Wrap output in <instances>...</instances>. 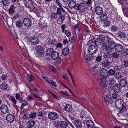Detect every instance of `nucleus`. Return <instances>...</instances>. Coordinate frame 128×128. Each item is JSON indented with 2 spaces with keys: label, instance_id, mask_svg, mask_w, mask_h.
<instances>
[{
  "label": "nucleus",
  "instance_id": "f257e3e1",
  "mask_svg": "<svg viewBox=\"0 0 128 128\" xmlns=\"http://www.w3.org/2000/svg\"><path fill=\"white\" fill-rule=\"evenodd\" d=\"M116 107L120 110L119 113L123 112L126 109V107L124 106V103L123 100L121 99H119L116 100L115 103Z\"/></svg>",
  "mask_w": 128,
  "mask_h": 128
},
{
  "label": "nucleus",
  "instance_id": "f03ea898",
  "mask_svg": "<svg viewBox=\"0 0 128 128\" xmlns=\"http://www.w3.org/2000/svg\"><path fill=\"white\" fill-rule=\"evenodd\" d=\"M59 117L58 114L54 112H51L48 113V117L49 119L52 120H55L58 119Z\"/></svg>",
  "mask_w": 128,
  "mask_h": 128
},
{
  "label": "nucleus",
  "instance_id": "7ed1b4c3",
  "mask_svg": "<svg viewBox=\"0 0 128 128\" xmlns=\"http://www.w3.org/2000/svg\"><path fill=\"white\" fill-rule=\"evenodd\" d=\"M51 58L52 59L55 60L57 59V62L58 63H60L62 60V58L59 57L58 52H54L51 56Z\"/></svg>",
  "mask_w": 128,
  "mask_h": 128
},
{
  "label": "nucleus",
  "instance_id": "20e7f679",
  "mask_svg": "<svg viewBox=\"0 0 128 128\" xmlns=\"http://www.w3.org/2000/svg\"><path fill=\"white\" fill-rule=\"evenodd\" d=\"M88 51L91 54H94L97 51L96 47L94 45H91L89 47Z\"/></svg>",
  "mask_w": 128,
  "mask_h": 128
},
{
  "label": "nucleus",
  "instance_id": "39448f33",
  "mask_svg": "<svg viewBox=\"0 0 128 128\" xmlns=\"http://www.w3.org/2000/svg\"><path fill=\"white\" fill-rule=\"evenodd\" d=\"M124 46L119 44H117L115 48V51L121 53L123 50Z\"/></svg>",
  "mask_w": 128,
  "mask_h": 128
},
{
  "label": "nucleus",
  "instance_id": "423d86ee",
  "mask_svg": "<svg viewBox=\"0 0 128 128\" xmlns=\"http://www.w3.org/2000/svg\"><path fill=\"white\" fill-rule=\"evenodd\" d=\"M100 72V74L104 78H106L108 76V71L106 69H102Z\"/></svg>",
  "mask_w": 128,
  "mask_h": 128
},
{
  "label": "nucleus",
  "instance_id": "0eeeda50",
  "mask_svg": "<svg viewBox=\"0 0 128 128\" xmlns=\"http://www.w3.org/2000/svg\"><path fill=\"white\" fill-rule=\"evenodd\" d=\"M29 42H30L31 44L32 45H36L39 43V40L38 38L35 36L32 37L30 40H29Z\"/></svg>",
  "mask_w": 128,
  "mask_h": 128
},
{
  "label": "nucleus",
  "instance_id": "6e6552de",
  "mask_svg": "<svg viewBox=\"0 0 128 128\" xmlns=\"http://www.w3.org/2000/svg\"><path fill=\"white\" fill-rule=\"evenodd\" d=\"M0 110L1 112L4 114L8 113L9 111V109L8 107L5 104L1 106Z\"/></svg>",
  "mask_w": 128,
  "mask_h": 128
},
{
  "label": "nucleus",
  "instance_id": "1a4fd4ad",
  "mask_svg": "<svg viewBox=\"0 0 128 128\" xmlns=\"http://www.w3.org/2000/svg\"><path fill=\"white\" fill-rule=\"evenodd\" d=\"M112 90L114 92L118 93L121 90V86L119 84H116L112 87Z\"/></svg>",
  "mask_w": 128,
  "mask_h": 128
},
{
  "label": "nucleus",
  "instance_id": "9d476101",
  "mask_svg": "<svg viewBox=\"0 0 128 128\" xmlns=\"http://www.w3.org/2000/svg\"><path fill=\"white\" fill-rule=\"evenodd\" d=\"M101 37L100 36H99L95 41L94 44L97 46L104 44Z\"/></svg>",
  "mask_w": 128,
  "mask_h": 128
},
{
  "label": "nucleus",
  "instance_id": "9b49d317",
  "mask_svg": "<svg viewBox=\"0 0 128 128\" xmlns=\"http://www.w3.org/2000/svg\"><path fill=\"white\" fill-rule=\"evenodd\" d=\"M6 119L8 122L12 123L14 121V117L12 114H8L6 116Z\"/></svg>",
  "mask_w": 128,
  "mask_h": 128
},
{
  "label": "nucleus",
  "instance_id": "f8f14e48",
  "mask_svg": "<svg viewBox=\"0 0 128 128\" xmlns=\"http://www.w3.org/2000/svg\"><path fill=\"white\" fill-rule=\"evenodd\" d=\"M101 37V38L104 44H105L108 43L110 41V38L109 37L107 36H104V35H100Z\"/></svg>",
  "mask_w": 128,
  "mask_h": 128
},
{
  "label": "nucleus",
  "instance_id": "ddd939ff",
  "mask_svg": "<svg viewBox=\"0 0 128 128\" xmlns=\"http://www.w3.org/2000/svg\"><path fill=\"white\" fill-rule=\"evenodd\" d=\"M35 49L36 51L38 52L37 54L42 55L44 52L43 48H41L40 46H36L35 47Z\"/></svg>",
  "mask_w": 128,
  "mask_h": 128
},
{
  "label": "nucleus",
  "instance_id": "4468645a",
  "mask_svg": "<svg viewBox=\"0 0 128 128\" xmlns=\"http://www.w3.org/2000/svg\"><path fill=\"white\" fill-rule=\"evenodd\" d=\"M119 84L121 87H125L127 85V81L125 79H122L120 82Z\"/></svg>",
  "mask_w": 128,
  "mask_h": 128
},
{
  "label": "nucleus",
  "instance_id": "2eb2a0df",
  "mask_svg": "<svg viewBox=\"0 0 128 128\" xmlns=\"http://www.w3.org/2000/svg\"><path fill=\"white\" fill-rule=\"evenodd\" d=\"M23 23L24 24L27 26H30L32 25V22L28 18L24 19L23 20Z\"/></svg>",
  "mask_w": 128,
  "mask_h": 128
},
{
  "label": "nucleus",
  "instance_id": "dca6fc26",
  "mask_svg": "<svg viewBox=\"0 0 128 128\" xmlns=\"http://www.w3.org/2000/svg\"><path fill=\"white\" fill-rule=\"evenodd\" d=\"M102 64L104 67H107L111 64V62L108 59L104 60L102 63Z\"/></svg>",
  "mask_w": 128,
  "mask_h": 128
},
{
  "label": "nucleus",
  "instance_id": "f3484780",
  "mask_svg": "<svg viewBox=\"0 0 128 128\" xmlns=\"http://www.w3.org/2000/svg\"><path fill=\"white\" fill-rule=\"evenodd\" d=\"M64 109L66 111L69 113H72V107L71 105L69 104H66Z\"/></svg>",
  "mask_w": 128,
  "mask_h": 128
},
{
  "label": "nucleus",
  "instance_id": "a211bd4d",
  "mask_svg": "<svg viewBox=\"0 0 128 128\" xmlns=\"http://www.w3.org/2000/svg\"><path fill=\"white\" fill-rule=\"evenodd\" d=\"M116 44L114 41H111L108 44V47L111 50H112L114 49Z\"/></svg>",
  "mask_w": 128,
  "mask_h": 128
},
{
  "label": "nucleus",
  "instance_id": "6ab92c4d",
  "mask_svg": "<svg viewBox=\"0 0 128 128\" xmlns=\"http://www.w3.org/2000/svg\"><path fill=\"white\" fill-rule=\"evenodd\" d=\"M121 54L118 52H114L112 54V57L114 58L118 59L120 57Z\"/></svg>",
  "mask_w": 128,
  "mask_h": 128
},
{
  "label": "nucleus",
  "instance_id": "aec40b11",
  "mask_svg": "<svg viewBox=\"0 0 128 128\" xmlns=\"http://www.w3.org/2000/svg\"><path fill=\"white\" fill-rule=\"evenodd\" d=\"M76 2L74 1H70L68 4V6L70 8L77 7Z\"/></svg>",
  "mask_w": 128,
  "mask_h": 128
},
{
  "label": "nucleus",
  "instance_id": "412c9836",
  "mask_svg": "<svg viewBox=\"0 0 128 128\" xmlns=\"http://www.w3.org/2000/svg\"><path fill=\"white\" fill-rule=\"evenodd\" d=\"M60 128H67L68 127V124L66 121H60Z\"/></svg>",
  "mask_w": 128,
  "mask_h": 128
},
{
  "label": "nucleus",
  "instance_id": "4be33fe9",
  "mask_svg": "<svg viewBox=\"0 0 128 128\" xmlns=\"http://www.w3.org/2000/svg\"><path fill=\"white\" fill-rule=\"evenodd\" d=\"M86 124L87 127L88 128H92L94 126V123L91 120H88L87 121Z\"/></svg>",
  "mask_w": 128,
  "mask_h": 128
},
{
  "label": "nucleus",
  "instance_id": "5701e85b",
  "mask_svg": "<svg viewBox=\"0 0 128 128\" xmlns=\"http://www.w3.org/2000/svg\"><path fill=\"white\" fill-rule=\"evenodd\" d=\"M104 78H100L99 80V82L100 83L101 85L102 86L106 85V84L107 83V82H108Z\"/></svg>",
  "mask_w": 128,
  "mask_h": 128
},
{
  "label": "nucleus",
  "instance_id": "b1692460",
  "mask_svg": "<svg viewBox=\"0 0 128 128\" xmlns=\"http://www.w3.org/2000/svg\"><path fill=\"white\" fill-rule=\"evenodd\" d=\"M108 18L107 14L106 13H104L101 16L100 19L102 21L104 22L107 20Z\"/></svg>",
  "mask_w": 128,
  "mask_h": 128
},
{
  "label": "nucleus",
  "instance_id": "393cba45",
  "mask_svg": "<svg viewBox=\"0 0 128 128\" xmlns=\"http://www.w3.org/2000/svg\"><path fill=\"white\" fill-rule=\"evenodd\" d=\"M54 52V50L52 48H49L47 49L46 52V55L47 56H51Z\"/></svg>",
  "mask_w": 128,
  "mask_h": 128
},
{
  "label": "nucleus",
  "instance_id": "a878e982",
  "mask_svg": "<svg viewBox=\"0 0 128 128\" xmlns=\"http://www.w3.org/2000/svg\"><path fill=\"white\" fill-rule=\"evenodd\" d=\"M35 122L33 120H29L28 123V127L29 128H31L33 127L35 125Z\"/></svg>",
  "mask_w": 128,
  "mask_h": 128
},
{
  "label": "nucleus",
  "instance_id": "bb28decb",
  "mask_svg": "<svg viewBox=\"0 0 128 128\" xmlns=\"http://www.w3.org/2000/svg\"><path fill=\"white\" fill-rule=\"evenodd\" d=\"M58 17V16L56 13H52V14L51 16L50 17V18L51 19V20L52 22L54 21Z\"/></svg>",
  "mask_w": 128,
  "mask_h": 128
},
{
  "label": "nucleus",
  "instance_id": "cd10ccee",
  "mask_svg": "<svg viewBox=\"0 0 128 128\" xmlns=\"http://www.w3.org/2000/svg\"><path fill=\"white\" fill-rule=\"evenodd\" d=\"M0 81H2L3 82L7 83L8 80L7 78V76L5 75H3L0 78Z\"/></svg>",
  "mask_w": 128,
  "mask_h": 128
},
{
  "label": "nucleus",
  "instance_id": "c85d7f7f",
  "mask_svg": "<svg viewBox=\"0 0 128 128\" xmlns=\"http://www.w3.org/2000/svg\"><path fill=\"white\" fill-rule=\"evenodd\" d=\"M63 54L66 56L68 55L69 53V50L68 48H66L63 49L62 51Z\"/></svg>",
  "mask_w": 128,
  "mask_h": 128
},
{
  "label": "nucleus",
  "instance_id": "c756f323",
  "mask_svg": "<svg viewBox=\"0 0 128 128\" xmlns=\"http://www.w3.org/2000/svg\"><path fill=\"white\" fill-rule=\"evenodd\" d=\"M0 88L2 90H6L7 89L8 86L5 82H3L0 85Z\"/></svg>",
  "mask_w": 128,
  "mask_h": 128
},
{
  "label": "nucleus",
  "instance_id": "7c9ffc66",
  "mask_svg": "<svg viewBox=\"0 0 128 128\" xmlns=\"http://www.w3.org/2000/svg\"><path fill=\"white\" fill-rule=\"evenodd\" d=\"M16 26L18 28H20L21 29H22V26L23 24H22V22L20 20H18L16 22Z\"/></svg>",
  "mask_w": 128,
  "mask_h": 128
},
{
  "label": "nucleus",
  "instance_id": "2f4dec72",
  "mask_svg": "<svg viewBox=\"0 0 128 128\" xmlns=\"http://www.w3.org/2000/svg\"><path fill=\"white\" fill-rule=\"evenodd\" d=\"M102 8H96L95 11L97 14L98 15H101L103 13Z\"/></svg>",
  "mask_w": 128,
  "mask_h": 128
},
{
  "label": "nucleus",
  "instance_id": "473e14b6",
  "mask_svg": "<svg viewBox=\"0 0 128 128\" xmlns=\"http://www.w3.org/2000/svg\"><path fill=\"white\" fill-rule=\"evenodd\" d=\"M51 85H50V86L54 90H56V87L57 86V85L56 82H54L53 81L50 83Z\"/></svg>",
  "mask_w": 128,
  "mask_h": 128
},
{
  "label": "nucleus",
  "instance_id": "72a5a7b5",
  "mask_svg": "<svg viewBox=\"0 0 128 128\" xmlns=\"http://www.w3.org/2000/svg\"><path fill=\"white\" fill-rule=\"evenodd\" d=\"M115 77L118 80H120L122 78V74L120 72H116L115 74Z\"/></svg>",
  "mask_w": 128,
  "mask_h": 128
},
{
  "label": "nucleus",
  "instance_id": "f704fd0d",
  "mask_svg": "<svg viewBox=\"0 0 128 128\" xmlns=\"http://www.w3.org/2000/svg\"><path fill=\"white\" fill-rule=\"evenodd\" d=\"M42 78L45 80L49 84H50L53 81L51 79L47 77L46 76H43Z\"/></svg>",
  "mask_w": 128,
  "mask_h": 128
},
{
  "label": "nucleus",
  "instance_id": "c9c22d12",
  "mask_svg": "<svg viewBox=\"0 0 128 128\" xmlns=\"http://www.w3.org/2000/svg\"><path fill=\"white\" fill-rule=\"evenodd\" d=\"M60 121H54V125L55 127L58 128L60 127Z\"/></svg>",
  "mask_w": 128,
  "mask_h": 128
},
{
  "label": "nucleus",
  "instance_id": "e433bc0d",
  "mask_svg": "<svg viewBox=\"0 0 128 128\" xmlns=\"http://www.w3.org/2000/svg\"><path fill=\"white\" fill-rule=\"evenodd\" d=\"M55 40L53 39L51 40L50 39L48 40V44L49 45H55Z\"/></svg>",
  "mask_w": 128,
  "mask_h": 128
},
{
  "label": "nucleus",
  "instance_id": "4c0bfd02",
  "mask_svg": "<svg viewBox=\"0 0 128 128\" xmlns=\"http://www.w3.org/2000/svg\"><path fill=\"white\" fill-rule=\"evenodd\" d=\"M120 97V96L118 94L115 92L112 95V98L113 99L116 100L117 98H119Z\"/></svg>",
  "mask_w": 128,
  "mask_h": 128
},
{
  "label": "nucleus",
  "instance_id": "58836bf2",
  "mask_svg": "<svg viewBox=\"0 0 128 128\" xmlns=\"http://www.w3.org/2000/svg\"><path fill=\"white\" fill-rule=\"evenodd\" d=\"M118 36L122 38H124L126 36V34L123 32H119L118 34Z\"/></svg>",
  "mask_w": 128,
  "mask_h": 128
},
{
  "label": "nucleus",
  "instance_id": "ea45409f",
  "mask_svg": "<svg viewBox=\"0 0 128 128\" xmlns=\"http://www.w3.org/2000/svg\"><path fill=\"white\" fill-rule=\"evenodd\" d=\"M111 23L110 21L108 20H106L104 21V26L105 27H107L110 26Z\"/></svg>",
  "mask_w": 128,
  "mask_h": 128
},
{
  "label": "nucleus",
  "instance_id": "a19ab883",
  "mask_svg": "<svg viewBox=\"0 0 128 128\" xmlns=\"http://www.w3.org/2000/svg\"><path fill=\"white\" fill-rule=\"evenodd\" d=\"M10 2L9 0H2V3L5 6H8L10 4Z\"/></svg>",
  "mask_w": 128,
  "mask_h": 128
},
{
  "label": "nucleus",
  "instance_id": "79ce46f5",
  "mask_svg": "<svg viewBox=\"0 0 128 128\" xmlns=\"http://www.w3.org/2000/svg\"><path fill=\"white\" fill-rule=\"evenodd\" d=\"M80 118H81V120H80V123H84V124L85 125V123L86 122V118H84L82 116H80ZM85 126V125L84 126H82L83 127H84Z\"/></svg>",
  "mask_w": 128,
  "mask_h": 128
},
{
  "label": "nucleus",
  "instance_id": "37998d69",
  "mask_svg": "<svg viewBox=\"0 0 128 128\" xmlns=\"http://www.w3.org/2000/svg\"><path fill=\"white\" fill-rule=\"evenodd\" d=\"M68 73L69 76H70L71 78V80H72V84H73V85L74 86H75V84L74 83L75 81L74 79V78H73V76H72L71 72L69 70L68 71Z\"/></svg>",
  "mask_w": 128,
  "mask_h": 128
},
{
  "label": "nucleus",
  "instance_id": "c03bdc74",
  "mask_svg": "<svg viewBox=\"0 0 128 128\" xmlns=\"http://www.w3.org/2000/svg\"><path fill=\"white\" fill-rule=\"evenodd\" d=\"M109 85H110V86L115 83V81L114 79L112 78H110L109 80Z\"/></svg>",
  "mask_w": 128,
  "mask_h": 128
},
{
  "label": "nucleus",
  "instance_id": "a18cd8bd",
  "mask_svg": "<svg viewBox=\"0 0 128 128\" xmlns=\"http://www.w3.org/2000/svg\"><path fill=\"white\" fill-rule=\"evenodd\" d=\"M27 78L30 82L33 81L34 80V77L32 75H28L27 76Z\"/></svg>",
  "mask_w": 128,
  "mask_h": 128
},
{
  "label": "nucleus",
  "instance_id": "49530a36",
  "mask_svg": "<svg viewBox=\"0 0 128 128\" xmlns=\"http://www.w3.org/2000/svg\"><path fill=\"white\" fill-rule=\"evenodd\" d=\"M108 74L111 76L114 75L115 73V71L113 70L110 69L109 71H108Z\"/></svg>",
  "mask_w": 128,
  "mask_h": 128
},
{
  "label": "nucleus",
  "instance_id": "de8ad7c7",
  "mask_svg": "<svg viewBox=\"0 0 128 128\" xmlns=\"http://www.w3.org/2000/svg\"><path fill=\"white\" fill-rule=\"evenodd\" d=\"M49 69L54 72H56L57 71V70L54 66L50 65L49 66Z\"/></svg>",
  "mask_w": 128,
  "mask_h": 128
},
{
  "label": "nucleus",
  "instance_id": "09e8293b",
  "mask_svg": "<svg viewBox=\"0 0 128 128\" xmlns=\"http://www.w3.org/2000/svg\"><path fill=\"white\" fill-rule=\"evenodd\" d=\"M45 113L43 112H40L38 115V118L39 119H41L42 117L44 116Z\"/></svg>",
  "mask_w": 128,
  "mask_h": 128
},
{
  "label": "nucleus",
  "instance_id": "8fccbe9b",
  "mask_svg": "<svg viewBox=\"0 0 128 128\" xmlns=\"http://www.w3.org/2000/svg\"><path fill=\"white\" fill-rule=\"evenodd\" d=\"M122 10L124 15L128 17V8H122Z\"/></svg>",
  "mask_w": 128,
  "mask_h": 128
},
{
  "label": "nucleus",
  "instance_id": "3c124183",
  "mask_svg": "<svg viewBox=\"0 0 128 128\" xmlns=\"http://www.w3.org/2000/svg\"><path fill=\"white\" fill-rule=\"evenodd\" d=\"M75 41V38L74 36H73L72 37L69 38V42L71 43L74 42Z\"/></svg>",
  "mask_w": 128,
  "mask_h": 128
},
{
  "label": "nucleus",
  "instance_id": "603ef678",
  "mask_svg": "<svg viewBox=\"0 0 128 128\" xmlns=\"http://www.w3.org/2000/svg\"><path fill=\"white\" fill-rule=\"evenodd\" d=\"M30 118H34L36 117V112H32L31 114H30Z\"/></svg>",
  "mask_w": 128,
  "mask_h": 128
},
{
  "label": "nucleus",
  "instance_id": "864d4df0",
  "mask_svg": "<svg viewBox=\"0 0 128 128\" xmlns=\"http://www.w3.org/2000/svg\"><path fill=\"white\" fill-rule=\"evenodd\" d=\"M65 15L64 14H62L61 15H60V18L62 22H63L65 20Z\"/></svg>",
  "mask_w": 128,
  "mask_h": 128
},
{
  "label": "nucleus",
  "instance_id": "5fc2aeb1",
  "mask_svg": "<svg viewBox=\"0 0 128 128\" xmlns=\"http://www.w3.org/2000/svg\"><path fill=\"white\" fill-rule=\"evenodd\" d=\"M28 103L25 100H24L22 103V105L21 106V109H22L24 108V107L26 106L27 105Z\"/></svg>",
  "mask_w": 128,
  "mask_h": 128
},
{
  "label": "nucleus",
  "instance_id": "6e6d98bb",
  "mask_svg": "<svg viewBox=\"0 0 128 128\" xmlns=\"http://www.w3.org/2000/svg\"><path fill=\"white\" fill-rule=\"evenodd\" d=\"M114 69L116 71H120L121 70V68L120 66L116 65L115 66Z\"/></svg>",
  "mask_w": 128,
  "mask_h": 128
},
{
  "label": "nucleus",
  "instance_id": "4d7b16f0",
  "mask_svg": "<svg viewBox=\"0 0 128 128\" xmlns=\"http://www.w3.org/2000/svg\"><path fill=\"white\" fill-rule=\"evenodd\" d=\"M87 58H86V60L88 61H90L94 59V57L92 56L91 55L89 56L88 57L87 56Z\"/></svg>",
  "mask_w": 128,
  "mask_h": 128
},
{
  "label": "nucleus",
  "instance_id": "13d9d810",
  "mask_svg": "<svg viewBox=\"0 0 128 128\" xmlns=\"http://www.w3.org/2000/svg\"><path fill=\"white\" fill-rule=\"evenodd\" d=\"M68 37H70L71 36V33L69 30H66L64 32Z\"/></svg>",
  "mask_w": 128,
  "mask_h": 128
},
{
  "label": "nucleus",
  "instance_id": "bf43d9fd",
  "mask_svg": "<svg viewBox=\"0 0 128 128\" xmlns=\"http://www.w3.org/2000/svg\"><path fill=\"white\" fill-rule=\"evenodd\" d=\"M10 98L12 102L14 103V104L16 105V102L15 98L12 96H10Z\"/></svg>",
  "mask_w": 128,
  "mask_h": 128
},
{
  "label": "nucleus",
  "instance_id": "052dcab7",
  "mask_svg": "<svg viewBox=\"0 0 128 128\" xmlns=\"http://www.w3.org/2000/svg\"><path fill=\"white\" fill-rule=\"evenodd\" d=\"M29 118H30V114H25L23 118L24 119L26 120L28 119Z\"/></svg>",
  "mask_w": 128,
  "mask_h": 128
},
{
  "label": "nucleus",
  "instance_id": "680f3d73",
  "mask_svg": "<svg viewBox=\"0 0 128 128\" xmlns=\"http://www.w3.org/2000/svg\"><path fill=\"white\" fill-rule=\"evenodd\" d=\"M19 6L18 3V4L15 3L12 4L10 8H16L18 7Z\"/></svg>",
  "mask_w": 128,
  "mask_h": 128
},
{
  "label": "nucleus",
  "instance_id": "e2e57ef3",
  "mask_svg": "<svg viewBox=\"0 0 128 128\" xmlns=\"http://www.w3.org/2000/svg\"><path fill=\"white\" fill-rule=\"evenodd\" d=\"M20 15L19 14H16L14 15L13 18L14 20L18 19L20 18Z\"/></svg>",
  "mask_w": 128,
  "mask_h": 128
},
{
  "label": "nucleus",
  "instance_id": "0e129e2a",
  "mask_svg": "<svg viewBox=\"0 0 128 128\" xmlns=\"http://www.w3.org/2000/svg\"><path fill=\"white\" fill-rule=\"evenodd\" d=\"M85 6V5L84 3H81L80 4H77V8H81L82 7L84 8Z\"/></svg>",
  "mask_w": 128,
  "mask_h": 128
},
{
  "label": "nucleus",
  "instance_id": "69168bd1",
  "mask_svg": "<svg viewBox=\"0 0 128 128\" xmlns=\"http://www.w3.org/2000/svg\"><path fill=\"white\" fill-rule=\"evenodd\" d=\"M109 85H108V83L106 84V85H105L104 86H103V89L104 90H108L110 89V88L108 86Z\"/></svg>",
  "mask_w": 128,
  "mask_h": 128
},
{
  "label": "nucleus",
  "instance_id": "338daca9",
  "mask_svg": "<svg viewBox=\"0 0 128 128\" xmlns=\"http://www.w3.org/2000/svg\"><path fill=\"white\" fill-rule=\"evenodd\" d=\"M9 13L10 14H12L14 12V8H9L8 10Z\"/></svg>",
  "mask_w": 128,
  "mask_h": 128
},
{
  "label": "nucleus",
  "instance_id": "774afa93",
  "mask_svg": "<svg viewBox=\"0 0 128 128\" xmlns=\"http://www.w3.org/2000/svg\"><path fill=\"white\" fill-rule=\"evenodd\" d=\"M102 59V57L101 56H97L96 59V60L98 62H100Z\"/></svg>",
  "mask_w": 128,
  "mask_h": 128
}]
</instances>
